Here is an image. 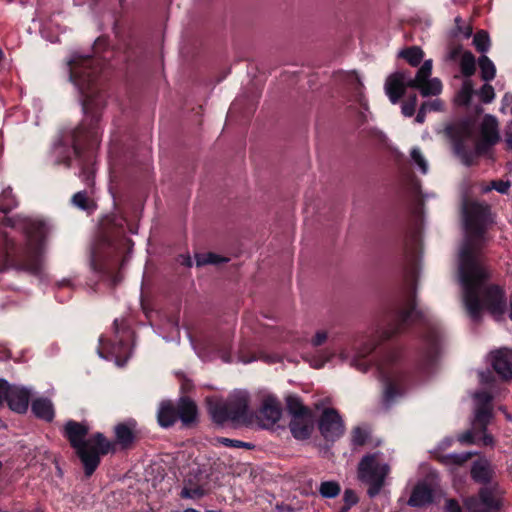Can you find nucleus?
Here are the masks:
<instances>
[{"mask_svg": "<svg viewBox=\"0 0 512 512\" xmlns=\"http://www.w3.org/2000/svg\"><path fill=\"white\" fill-rule=\"evenodd\" d=\"M452 442H453V440L451 438H447L440 443L439 447L441 449H445V448L449 447L452 444Z\"/></svg>", "mask_w": 512, "mask_h": 512, "instance_id": "63", "label": "nucleus"}, {"mask_svg": "<svg viewBox=\"0 0 512 512\" xmlns=\"http://www.w3.org/2000/svg\"><path fill=\"white\" fill-rule=\"evenodd\" d=\"M384 88L389 100L396 104L405 95L408 88H416V74L413 75L409 70L399 69L387 77Z\"/></svg>", "mask_w": 512, "mask_h": 512, "instance_id": "10", "label": "nucleus"}, {"mask_svg": "<svg viewBox=\"0 0 512 512\" xmlns=\"http://www.w3.org/2000/svg\"><path fill=\"white\" fill-rule=\"evenodd\" d=\"M22 252L23 248L18 246L7 233H0V272L14 267Z\"/></svg>", "mask_w": 512, "mask_h": 512, "instance_id": "15", "label": "nucleus"}, {"mask_svg": "<svg viewBox=\"0 0 512 512\" xmlns=\"http://www.w3.org/2000/svg\"><path fill=\"white\" fill-rule=\"evenodd\" d=\"M394 158H395L397 165L399 166V169L402 174V177L404 178V181L409 186V189L414 190L416 188V182H415L413 173H410L407 170L406 159H405L404 155L399 152H395Z\"/></svg>", "mask_w": 512, "mask_h": 512, "instance_id": "32", "label": "nucleus"}, {"mask_svg": "<svg viewBox=\"0 0 512 512\" xmlns=\"http://www.w3.org/2000/svg\"><path fill=\"white\" fill-rule=\"evenodd\" d=\"M196 265L198 267L213 264L218 265L228 261V258L215 254L213 252L199 253L195 255Z\"/></svg>", "mask_w": 512, "mask_h": 512, "instance_id": "36", "label": "nucleus"}, {"mask_svg": "<svg viewBox=\"0 0 512 512\" xmlns=\"http://www.w3.org/2000/svg\"><path fill=\"white\" fill-rule=\"evenodd\" d=\"M249 402V394L239 391L232 394L226 402H209L208 409L212 420L219 425L228 421L246 424L250 423L255 416L263 428H270L280 420L282 407L275 396H265L255 414L249 410Z\"/></svg>", "mask_w": 512, "mask_h": 512, "instance_id": "3", "label": "nucleus"}, {"mask_svg": "<svg viewBox=\"0 0 512 512\" xmlns=\"http://www.w3.org/2000/svg\"><path fill=\"white\" fill-rule=\"evenodd\" d=\"M503 105L512 114V93H507L503 98Z\"/></svg>", "mask_w": 512, "mask_h": 512, "instance_id": "58", "label": "nucleus"}, {"mask_svg": "<svg viewBox=\"0 0 512 512\" xmlns=\"http://www.w3.org/2000/svg\"><path fill=\"white\" fill-rule=\"evenodd\" d=\"M443 103L440 99H433L427 102H423L421 104L420 110L418 111V122H422L424 115L428 111H440L442 109Z\"/></svg>", "mask_w": 512, "mask_h": 512, "instance_id": "41", "label": "nucleus"}, {"mask_svg": "<svg viewBox=\"0 0 512 512\" xmlns=\"http://www.w3.org/2000/svg\"><path fill=\"white\" fill-rule=\"evenodd\" d=\"M72 204L84 211H90L95 208L93 200L90 199L86 190L79 191L72 196Z\"/></svg>", "mask_w": 512, "mask_h": 512, "instance_id": "33", "label": "nucleus"}, {"mask_svg": "<svg viewBox=\"0 0 512 512\" xmlns=\"http://www.w3.org/2000/svg\"><path fill=\"white\" fill-rule=\"evenodd\" d=\"M11 385L5 379L0 378V406L7 401Z\"/></svg>", "mask_w": 512, "mask_h": 512, "instance_id": "49", "label": "nucleus"}, {"mask_svg": "<svg viewBox=\"0 0 512 512\" xmlns=\"http://www.w3.org/2000/svg\"><path fill=\"white\" fill-rule=\"evenodd\" d=\"M192 387V383L190 380H185L182 384V389L187 391Z\"/></svg>", "mask_w": 512, "mask_h": 512, "instance_id": "64", "label": "nucleus"}, {"mask_svg": "<svg viewBox=\"0 0 512 512\" xmlns=\"http://www.w3.org/2000/svg\"><path fill=\"white\" fill-rule=\"evenodd\" d=\"M115 337L113 340H106L104 337L99 338L100 346L107 347L109 353L117 358L126 356L129 351L128 338L131 335L130 329L120 327L118 319L113 322Z\"/></svg>", "mask_w": 512, "mask_h": 512, "instance_id": "13", "label": "nucleus"}, {"mask_svg": "<svg viewBox=\"0 0 512 512\" xmlns=\"http://www.w3.org/2000/svg\"><path fill=\"white\" fill-rule=\"evenodd\" d=\"M480 381L482 383H488L490 381V372H480L479 373Z\"/></svg>", "mask_w": 512, "mask_h": 512, "instance_id": "62", "label": "nucleus"}, {"mask_svg": "<svg viewBox=\"0 0 512 512\" xmlns=\"http://www.w3.org/2000/svg\"><path fill=\"white\" fill-rule=\"evenodd\" d=\"M442 90V83L438 78L420 80L418 91L423 96L438 95Z\"/></svg>", "mask_w": 512, "mask_h": 512, "instance_id": "31", "label": "nucleus"}, {"mask_svg": "<svg viewBox=\"0 0 512 512\" xmlns=\"http://www.w3.org/2000/svg\"><path fill=\"white\" fill-rule=\"evenodd\" d=\"M216 441L217 443L229 448H243L246 450H253L255 448L253 443L244 442L237 439H230L227 437H218Z\"/></svg>", "mask_w": 512, "mask_h": 512, "instance_id": "39", "label": "nucleus"}, {"mask_svg": "<svg viewBox=\"0 0 512 512\" xmlns=\"http://www.w3.org/2000/svg\"><path fill=\"white\" fill-rule=\"evenodd\" d=\"M440 493L438 474L435 471H429L426 479L418 483V506L433 502Z\"/></svg>", "mask_w": 512, "mask_h": 512, "instance_id": "17", "label": "nucleus"}, {"mask_svg": "<svg viewBox=\"0 0 512 512\" xmlns=\"http://www.w3.org/2000/svg\"><path fill=\"white\" fill-rule=\"evenodd\" d=\"M455 27L452 30V35L454 37H464L469 38L472 35V26L469 23H466L462 20L461 17L457 16L454 20Z\"/></svg>", "mask_w": 512, "mask_h": 512, "instance_id": "37", "label": "nucleus"}, {"mask_svg": "<svg viewBox=\"0 0 512 512\" xmlns=\"http://www.w3.org/2000/svg\"><path fill=\"white\" fill-rule=\"evenodd\" d=\"M431 18L428 15H424L421 18L418 17V25L423 23L425 27H429L431 25Z\"/></svg>", "mask_w": 512, "mask_h": 512, "instance_id": "61", "label": "nucleus"}, {"mask_svg": "<svg viewBox=\"0 0 512 512\" xmlns=\"http://www.w3.org/2000/svg\"><path fill=\"white\" fill-rule=\"evenodd\" d=\"M465 239L459 251V278L463 288V301L469 316L478 321L482 309L496 319L506 310L503 291L498 286H488V272L480 261V251L486 242L485 231L492 222L488 205L465 202L463 205Z\"/></svg>", "mask_w": 512, "mask_h": 512, "instance_id": "2", "label": "nucleus"}, {"mask_svg": "<svg viewBox=\"0 0 512 512\" xmlns=\"http://www.w3.org/2000/svg\"><path fill=\"white\" fill-rule=\"evenodd\" d=\"M31 410L33 414L46 422H51L54 419V408L52 402L47 398H37L32 401Z\"/></svg>", "mask_w": 512, "mask_h": 512, "instance_id": "24", "label": "nucleus"}, {"mask_svg": "<svg viewBox=\"0 0 512 512\" xmlns=\"http://www.w3.org/2000/svg\"><path fill=\"white\" fill-rule=\"evenodd\" d=\"M181 495L186 498H195L203 496V490L200 487L183 488Z\"/></svg>", "mask_w": 512, "mask_h": 512, "instance_id": "50", "label": "nucleus"}, {"mask_svg": "<svg viewBox=\"0 0 512 512\" xmlns=\"http://www.w3.org/2000/svg\"><path fill=\"white\" fill-rule=\"evenodd\" d=\"M469 512H500V498L488 488H482L477 497H468L464 501Z\"/></svg>", "mask_w": 512, "mask_h": 512, "instance_id": "12", "label": "nucleus"}, {"mask_svg": "<svg viewBox=\"0 0 512 512\" xmlns=\"http://www.w3.org/2000/svg\"><path fill=\"white\" fill-rule=\"evenodd\" d=\"M108 47V39L98 37L93 44V55H76L69 62L70 79L81 94L84 116L68 135L72 151L67 149V154L58 157L56 163L69 168L75 157L80 165V177L88 187L94 185L93 166L102 137L101 117L106 105L103 82L108 65L107 57L103 54L111 53Z\"/></svg>", "mask_w": 512, "mask_h": 512, "instance_id": "1", "label": "nucleus"}, {"mask_svg": "<svg viewBox=\"0 0 512 512\" xmlns=\"http://www.w3.org/2000/svg\"><path fill=\"white\" fill-rule=\"evenodd\" d=\"M30 401V391L24 387L12 386L10 388L7 405L8 407L19 414L27 412Z\"/></svg>", "mask_w": 512, "mask_h": 512, "instance_id": "19", "label": "nucleus"}, {"mask_svg": "<svg viewBox=\"0 0 512 512\" xmlns=\"http://www.w3.org/2000/svg\"><path fill=\"white\" fill-rule=\"evenodd\" d=\"M344 504L340 509V512H349V510L358 503L359 498L354 490L346 489L343 495Z\"/></svg>", "mask_w": 512, "mask_h": 512, "instance_id": "43", "label": "nucleus"}, {"mask_svg": "<svg viewBox=\"0 0 512 512\" xmlns=\"http://www.w3.org/2000/svg\"><path fill=\"white\" fill-rule=\"evenodd\" d=\"M445 512H462V509L457 501L448 499L445 504Z\"/></svg>", "mask_w": 512, "mask_h": 512, "instance_id": "52", "label": "nucleus"}, {"mask_svg": "<svg viewBox=\"0 0 512 512\" xmlns=\"http://www.w3.org/2000/svg\"><path fill=\"white\" fill-rule=\"evenodd\" d=\"M465 133L467 134V138L458 140L455 144V149L456 152L461 155L466 165L472 163V157L466 155L464 152L465 148L469 147V144L466 142H471L475 147V154L480 155L485 153L491 145H494L499 140L498 123L495 117L491 115H486L483 118L481 123V136L479 139H474L471 136L468 127L465 128Z\"/></svg>", "mask_w": 512, "mask_h": 512, "instance_id": "8", "label": "nucleus"}, {"mask_svg": "<svg viewBox=\"0 0 512 512\" xmlns=\"http://www.w3.org/2000/svg\"><path fill=\"white\" fill-rule=\"evenodd\" d=\"M289 429L295 439H308L313 429V426L311 424V416L291 418V421L289 423Z\"/></svg>", "mask_w": 512, "mask_h": 512, "instance_id": "23", "label": "nucleus"}, {"mask_svg": "<svg viewBox=\"0 0 512 512\" xmlns=\"http://www.w3.org/2000/svg\"><path fill=\"white\" fill-rule=\"evenodd\" d=\"M377 369L384 383L382 403L390 408L397 397L403 396L413 385L415 363L401 346L386 349L377 361Z\"/></svg>", "mask_w": 512, "mask_h": 512, "instance_id": "4", "label": "nucleus"}, {"mask_svg": "<svg viewBox=\"0 0 512 512\" xmlns=\"http://www.w3.org/2000/svg\"><path fill=\"white\" fill-rule=\"evenodd\" d=\"M358 478L368 484L367 494L370 498L377 496L389 472V466L379 461V454H366L358 464Z\"/></svg>", "mask_w": 512, "mask_h": 512, "instance_id": "9", "label": "nucleus"}, {"mask_svg": "<svg viewBox=\"0 0 512 512\" xmlns=\"http://www.w3.org/2000/svg\"><path fill=\"white\" fill-rule=\"evenodd\" d=\"M407 503L409 506L416 507V484H410V496Z\"/></svg>", "mask_w": 512, "mask_h": 512, "instance_id": "55", "label": "nucleus"}, {"mask_svg": "<svg viewBox=\"0 0 512 512\" xmlns=\"http://www.w3.org/2000/svg\"><path fill=\"white\" fill-rule=\"evenodd\" d=\"M432 60H426L420 69H418V88H420V80H424L431 75Z\"/></svg>", "mask_w": 512, "mask_h": 512, "instance_id": "47", "label": "nucleus"}, {"mask_svg": "<svg viewBox=\"0 0 512 512\" xmlns=\"http://www.w3.org/2000/svg\"><path fill=\"white\" fill-rule=\"evenodd\" d=\"M494 370L503 378H512V350L499 349L491 354Z\"/></svg>", "mask_w": 512, "mask_h": 512, "instance_id": "21", "label": "nucleus"}, {"mask_svg": "<svg viewBox=\"0 0 512 512\" xmlns=\"http://www.w3.org/2000/svg\"><path fill=\"white\" fill-rule=\"evenodd\" d=\"M70 281L69 280H63L61 281L59 284H58V292H57V295L56 297H59V294L60 292L63 290V289H70Z\"/></svg>", "mask_w": 512, "mask_h": 512, "instance_id": "60", "label": "nucleus"}, {"mask_svg": "<svg viewBox=\"0 0 512 512\" xmlns=\"http://www.w3.org/2000/svg\"><path fill=\"white\" fill-rule=\"evenodd\" d=\"M318 429L328 442H335L345 431V425L339 412L334 408H325L318 421Z\"/></svg>", "mask_w": 512, "mask_h": 512, "instance_id": "11", "label": "nucleus"}, {"mask_svg": "<svg viewBox=\"0 0 512 512\" xmlns=\"http://www.w3.org/2000/svg\"><path fill=\"white\" fill-rule=\"evenodd\" d=\"M478 64L481 71V78L484 81L488 82L495 78L496 67L487 56L482 55L478 60Z\"/></svg>", "mask_w": 512, "mask_h": 512, "instance_id": "34", "label": "nucleus"}, {"mask_svg": "<svg viewBox=\"0 0 512 512\" xmlns=\"http://www.w3.org/2000/svg\"><path fill=\"white\" fill-rule=\"evenodd\" d=\"M510 188V183L508 181H493L490 186H487L484 191H490L492 189L497 190L500 193H507Z\"/></svg>", "mask_w": 512, "mask_h": 512, "instance_id": "48", "label": "nucleus"}, {"mask_svg": "<svg viewBox=\"0 0 512 512\" xmlns=\"http://www.w3.org/2000/svg\"><path fill=\"white\" fill-rule=\"evenodd\" d=\"M418 169H420L423 174H426L428 171L427 162L419 153H418Z\"/></svg>", "mask_w": 512, "mask_h": 512, "instance_id": "57", "label": "nucleus"}, {"mask_svg": "<svg viewBox=\"0 0 512 512\" xmlns=\"http://www.w3.org/2000/svg\"><path fill=\"white\" fill-rule=\"evenodd\" d=\"M505 144L509 150H512V123L508 124L505 129Z\"/></svg>", "mask_w": 512, "mask_h": 512, "instance_id": "53", "label": "nucleus"}, {"mask_svg": "<svg viewBox=\"0 0 512 512\" xmlns=\"http://www.w3.org/2000/svg\"><path fill=\"white\" fill-rule=\"evenodd\" d=\"M368 432L361 427H355L351 432V443L356 447L364 446L367 442Z\"/></svg>", "mask_w": 512, "mask_h": 512, "instance_id": "42", "label": "nucleus"}, {"mask_svg": "<svg viewBox=\"0 0 512 512\" xmlns=\"http://www.w3.org/2000/svg\"><path fill=\"white\" fill-rule=\"evenodd\" d=\"M286 407L292 418L311 416V411L304 406L299 397L290 395L286 398Z\"/></svg>", "mask_w": 512, "mask_h": 512, "instance_id": "28", "label": "nucleus"}, {"mask_svg": "<svg viewBox=\"0 0 512 512\" xmlns=\"http://www.w3.org/2000/svg\"><path fill=\"white\" fill-rule=\"evenodd\" d=\"M319 494L326 499L336 498L341 492L340 484L335 480L322 481L318 488Z\"/></svg>", "mask_w": 512, "mask_h": 512, "instance_id": "29", "label": "nucleus"}, {"mask_svg": "<svg viewBox=\"0 0 512 512\" xmlns=\"http://www.w3.org/2000/svg\"><path fill=\"white\" fill-rule=\"evenodd\" d=\"M178 420L176 405L170 400L162 401L157 412V421L160 427L170 428Z\"/></svg>", "mask_w": 512, "mask_h": 512, "instance_id": "22", "label": "nucleus"}, {"mask_svg": "<svg viewBox=\"0 0 512 512\" xmlns=\"http://www.w3.org/2000/svg\"><path fill=\"white\" fill-rule=\"evenodd\" d=\"M327 340V333L325 331H318L312 338V344L315 347L321 346Z\"/></svg>", "mask_w": 512, "mask_h": 512, "instance_id": "51", "label": "nucleus"}, {"mask_svg": "<svg viewBox=\"0 0 512 512\" xmlns=\"http://www.w3.org/2000/svg\"><path fill=\"white\" fill-rule=\"evenodd\" d=\"M406 257L409 262V273L413 296L408 307L392 309L385 320L380 323L373 337L365 344L364 350L360 353L362 358L372 354L385 342L393 339L396 335L405 332L415 320V279H416V252L413 244L406 249Z\"/></svg>", "mask_w": 512, "mask_h": 512, "instance_id": "7", "label": "nucleus"}, {"mask_svg": "<svg viewBox=\"0 0 512 512\" xmlns=\"http://www.w3.org/2000/svg\"><path fill=\"white\" fill-rule=\"evenodd\" d=\"M10 350L4 346H0V361L7 360L10 358Z\"/></svg>", "mask_w": 512, "mask_h": 512, "instance_id": "59", "label": "nucleus"}, {"mask_svg": "<svg viewBox=\"0 0 512 512\" xmlns=\"http://www.w3.org/2000/svg\"><path fill=\"white\" fill-rule=\"evenodd\" d=\"M22 228L30 242L41 240L46 232L45 222L37 219H25Z\"/></svg>", "mask_w": 512, "mask_h": 512, "instance_id": "25", "label": "nucleus"}, {"mask_svg": "<svg viewBox=\"0 0 512 512\" xmlns=\"http://www.w3.org/2000/svg\"><path fill=\"white\" fill-rule=\"evenodd\" d=\"M399 57L405 59L410 66L416 67V46H410L399 52Z\"/></svg>", "mask_w": 512, "mask_h": 512, "instance_id": "44", "label": "nucleus"}, {"mask_svg": "<svg viewBox=\"0 0 512 512\" xmlns=\"http://www.w3.org/2000/svg\"><path fill=\"white\" fill-rule=\"evenodd\" d=\"M178 262L183 265V266H186V267H191L193 262H192V259L189 255H179L178 256Z\"/></svg>", "mask_w": 512, "mask_h": 512, "instance_id": "56", "label": "nucleus"}, {"mask_svg": "<svg viewBox=\"0 0 512 512\" xmlns=\"http://www.w3.org/2000/svg\"><path fill=\"white\" fill-rule=\"evenodd\" d=\"M442 348V337L436 327H431L423 340V354L428 362H433L440 354Z\"/></svg>", "mask_w": 512, "mask_h": 512, "instance_id": "20", "label": "nucleus"}, {"mask_svg": "<svg viewBox=\"0 0 512 512\" xmlns=\"http://www.w3.org/2000/svg\"><path fill=\"white\" fill-rule=\"evenodd\" d=\"M178 420L184 427H192L198 421V408L196 403L189 397H180L176 404Z\"/></svg>", "mask_w": 512, "mask_h": 512, "instance_id": "18", "label": "nucleus"}, {"mask_svg": "<svg viewBox=\"0 0 512 512\" xmlns=\"http://www.w3.org/2000/svg\"><path fill=\"white\" fill-rule=\"evenodd\" d=\"M475 453L463 452V453H451L442 455L439 460L447 466H461L467 462Z\"/></svg>", "mask_w": 512, "mask_h": 512, "instance_id": "30", "label": "nucleus"}, {"mask_svg": "<svg viewBox=\"0 0 512 512\" xmlns=\"http://www.w3.org/2000/svg\"><path fill=\"white\" fill-rule=\"evenodd\" d=\"M89 435V426L83 422L68 420L63 436L74 449L83 465L85 477H91L101 463V457L114 453V444L101 432Z\"/></svg>", "mask_w": 512, "mask_h": 512, "instance_id": "6", "label": "nucleus"}, {"mask_svg": "<svg viewBox=\"0 0 512 512\" xmlns=\"http://www.w3.org/2000/svg\"><path fill=\"white\" fill-rule=\"evenodd\" d=\"M462 47L461 46H453L450 48L448 52V59L455 60L460 54L462 55Z\"/></svg>", "mask_w": 512, "mask_h": 512, "instance_id": "54", "label": "nucleus"}, {"mask_svg": "<svg viewBox=\"0 0 512 512\" xmlns=\"http://www.w3.org/2000/svg\"><path fill=\"white\" fill-rule=\"evenodd\" d=\"M115 216H107L101 223L102 240L107 248L112 249L116 255L112 258L104 257L94 249L90 256L92 271L100 280H105L110 286L115 287L122 281V274L119 269L120 256L124 251L131 250L133 241L125 236L122 223H117Z\"/></svg>", "mask_w": 512, "mask_h": 512, "instance_id": "5", "label": "nucleus"}, {"mask_svg": "<svg viewBox=\"0 0 512 512\" xmlns=\"http://www.w3.org/2000/svg\"><path fill=\"white\" fill-rule=\"evenodd\" d=\"M476 61L474 55L470 51H464L460 59V68L464 76L470 77L475 73Z\"/></svg>", "mask_w": 512, "mask_h": 512, "instance_id": "35", "label": "nucleus"}, {"mask_svg": "<svg viewBox=\"0 0 512 512\" xmlns=\"http://www.w3.org/2000/svg\"><path fill=\"white\" fill-rule=\"evenodd\" d=\"M473 94V84L470 80H465L463 82L462 88L457 94L456 101L460 105H467Z\"/></svg>", "mask_w": 512, "mask_h": 512, "instance_id": "40", "label": "nucleus"}, {"mask_svg": "<svg viewBox=\"0 0 512 512\" xmlns=\"http://www.w3.org/2000/svg\"><path fill=\"white\" fill-rule=\"evenodd\" d=\"M114 434L115 440L111 441L114 444V452L116 451V446H119L121 450L131 449L138 440L136 421L129 420L118 423L114 427Z\"/></svg>", "mask_w": 512, "mask_h": 512, "instance_id": "16", "label": "nucleus"}, {"mask_svg": "<svg viewBox=\"0 0 512 512\" xmlns=\"http://www.w3.org/2000/svg\"><path fill=\"white\" fill-rule=\"evenodd\" d=\"M416 112V94H411L409 96L408 101L404 102L402 104V113L407 116L411 117Z\"/></svg>", "mask_w": 512, "mask_h": 512, "instance_id": "45", "label": "nucleus"}, {"mask_svg": "<svg viewBox=\"0 0 512 512\" xmlns=\"http://www.w3.org/2000/svg\"><path fill=\"white\" fill-rule=\"evenodd\" d=\"M492 473V467L486 459H478L473 463L471 468L472 478L479 483L490 481Z\"/></svg>", "mask_w": 512, "mask_h": 512, "instance_id": "26", "label": "nucleus"}, {"mask_svg": "<svg viewBox=\"0 0 512 512\" xmlns=\"http://www.w3.org/2000/svg\"><path fill=\"white\" fill-rule=\"evenodd\" d=\"M479 97L484 103H490L494 97V88L490 84H484L479 90Z\"/></svg>", "mask_w": 512, "mask_h": 512, "instance_id": "46", "label": "nucleus"}, {"mask_svg": "<svg viewBox=\"0 0 512 512\" xmlns=\"http://www.w3.org/2000/svg\"><path fill=\"white\" fill-rule=\"evenodd\" d=\"M458 441L463 444H474L482 441L483 445H491L493 438L491 435L480 432L479 429L468 430L458 436Z\"/></svg>", "mask_w": 512, "mask_h": 512, "instance_id": "27", "label": "nucleus"}, {"mask_svg": "<svg viewBox=\"0 0 512 512\" xmlns=\"http://www.w3.org/2000/svg\"><path fill=\"white\" fill-rule=\"evenodd\" d=\"M474 398L476 405L472 424L474 429H479L480 432L485 433L486 427L492 418V396L487 392H477Z\"/></svg>", "mask_w": 512, "mask_h": 512, "instance_id": "14", "label": "nucleus"}, {"mask_svg": "<svg viewBox=\"0 0 512 512\" xmlns=\"http://www.w3.org/2000/svg\"><path fill=\"white\" fill-rule=\"evenodd\" d=\"M473 44H474L475 48L477 49V51H479L481 53L487 52L491 45L488 33L484 30L478 31L474 35Z\"/></svg>", "mask_w": 512, "mask_h": 512, "instance_id": "38", "label": "nucleus"}]
</instances>
